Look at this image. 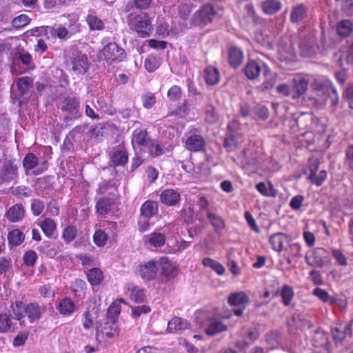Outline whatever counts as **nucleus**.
<instances>
[{
	"label": "nucleus",
	"mask_w": 353,
	"mask_h": 353,
	"mask_svg": "<svg viewBox=\"0 0 353 353\" xmlns=\"http://www.w3.org/2000/svg\"><path fill=\"white\" fill-rule=\"evenodd\" d=\"M195 326L201 329L205 327L208 335L213 336L221 332V321L219 317H212L207 311H196L194 314Z\"/></svg>",
	"instance_id": "nucleus-1"
},
{
	"label": "nucleus",
	"mask_w": 353,
	"mask_h": 353,
	"mask_svg": "<svg viewBox=\"0 0 353 353\" xmlns=\"http://www.w3.org/2000/svg\"><path fill=\"white\" fill-rule=\"evenodd\" d=\"M128 24L131 30L142 38L150 37L152 32L151 19L145 13L129 16Z\"/></svg>",
	"instance_id": "nucleus-2"
},
{
	"label": "nucleus",
	"mask_w": 353,
	"mask_h": 353,
	"mask_svg": "<svg viewBox=\"0 0 353 353\" xmlns=\"http://www.w3.org/2000/svg\"><path fill=\"white\" fill-rule=\"evenodd\" d=\"M19 163L14 159H5L0 168V185L7 184L18 176Z\"/></svg>",
	"instance_id": "nucleus-3"
},
{
	"label": "nucleus",
	"mask_w": 353,
	"mask_h": 353,
	"mask_svg": "<svg viewBox=\"0 0 353 353\" xmlns=\"http://www.w3.org/2000/svg\"><path fill=\"white\" fill-rule=\"evenodd\" d=\"M216 13L211 4L204 5L193 14L192 23L194 26L205 25L208 22H211Z\"/></svg>",
	"instance_id": "nucleus-4"
},
{
	"label": "nucleus",
	"mask_w": 353,
	"mask_h": 353,
	"mask_svg": "<svg viewBox=\"0 0 353 353\" xmlns=\"http://www.w3.org/2000/svg\"><path fill=\"white\" fill-rule=\"evenodd\" d=\"M104 59L111 63L113 61H121L125 57V51L113 42L106 45L102 50Z\"/></svg>",
	"instance_id": "nucleus-5"
},
{
	"label": "nucleus",
	"mask_w": 353,
	"mask_h": 353,
	"mask_svg": "<svg viewBox=\"0 0 353 353\" xmlns=\"http://www.w3.org/2000/svg\"><path fill=\"white\" fill-rule=\"evenodd\" d=\"M32 34L39 35L44 34L47 36L48 38L51 37L52 38L55 39L58 37L60 39H64L68 37V31L65 27H58L57 28H54L53 27L50 26H41L39 28H36L32 30Z\"/></svg>",
	"instance_id": "nucleus-6"
},
{
	"label": "nucleus",
	"mask_w": 353,
	"mask_h": 353,
	"mask_svg": "<svg viewBox=\"0 0 353 353\" xmlns=\"http://www.w3.org/2000/svg\"><path fill=\"white\" fill-rule=\"evenodd\" d=\"M319 161L317 159H310L307 163V169L310 174L308 179L312 183L319 186L325 181L327 174L325 170L320 171L319 175H316V172L319 170Z\"/></svg>",
	"instance_id": "nucleus-7"
},
{
	"label": "nucleus",
	"mask_w": 353,
	"mask_h": 353,
	"mask_svg": "<svg viewBox=\"0 0 353 353\" xmlns=\"http://www.w3.org/2000/svg\"><path fill=\"white\" fill-rule=\"evenodd\" d=\"M158 270V261L152 260L140 265L139 268L141 277L148 281L154 280L156 278Z\"/></svg>",
	"instance_id": "nucleus-8"
},
{
	"label": "nucleus",
	"mask_w": 353,
	"mask_h": 353,
	"mask_svg": "<svg viewBox=\"0 0 353 353\" xmlns=\"http://www.w3.org/2000/svg\"><path fill=\"white\" fill-rule=\"evenodd\" d=\"M96 331L97 336H98L99 333L101 332L106 337L110 339L115 336H118L119 327L117 325V321L114 320H108L106 319V321L103 323V324H100V325L97 327Z\"/></svg>",
	"instance_id": "nucleus-9"
},
{
	"label": "nucleus",
	"mask_w": 353,
	"mask_h": 353,
	"mask_svg": "<svg viewBox=\"0 0 353 353\" xmlns=\"http://www.w3.org/2000/svg\"><path fill=\"white\" fill-rule=\"evenodd\" d=\"M45 307L39 305L37 303H30L25 304V314L27 315L30 323L39 321L43 313L45 312Z\"/></svg>",
	"instance_id": "nucleus-10"
},
{
	"label": "nucleus",
	"mask_w": 353,
	"mask_h": 353,
	"mask_svg": "<svg viewBox=\"0 0 353 353\" xmlns=\"http://www.w3.org/2000/svg\"><path fill=\"white\" fill-rule=\"evenodd\" d=\"M159 268L162 274L168 279H172L178 274V268L166 257H161L158 261Z\"/></svg>",
	"instance_id": "nucleus-11"
},
{
	"label": "nucleus",
	"mask_w": 353,
	"mask_h": 353,
	"mask_svg": "<svg viewBox=\"0 0 353 353\" xmlns=\"http://www.w3.org/2000/svg\"><path fill=\"white\" fill-rule=\"evenodd\" d=\"M292 98L296 99L306 92L308 85V80L303 77H297L292 79Z\"/></svg>",
	"instance_id": "nucleus-12"
},
{
	"label": "nucleus",
	"mask_w": 353,
	"mask_h": 353,
	"mask_svg": "<svg viewBox=\"0 0 353 353\" xmlns=\"http://www.w3.org/2000/svg\"><path fill=\"white\" fill-rule=\"evenodd\" d=\"M180 193L174 189H166L160 194L161 201L168 206L176 205L180 201Z\"/></svg>",
	"instance_id": "nucleus-13"
},
{
	"label": "nucleus",
	"mask_w": 353,
	"mask_h": 353,
	"mask_svg": "<svg viewBox=\"0 0 353 353\" xmlns=\"http://www.w3.org/2000/svg\"><path fill=\"white\" fill-rule=\"evenodd\" d=\"M185 145L187 149L190 151L199 152L204 149L205 146V141L203 137L194 134L187 139Z\"/></svg>",
	"instance_id": "nucleus-14"
},
{
	"label": "nucleus",
	"mask_w": 353,
	"mask_h": 353,
	"mask_svg": "<svg viewBox=\"0 0 353 353\" xmlns=\"http://www.w3.org/2000/svg\"><path fill=\"white\" fill-rule=\"evenodd\" d=\"M270 242L274 250L281 252L290 242L289 237L283 233L279 232L272 235L270 238Z\"/></svg>",
	"instance_id": "nucleus-15"
},
{
	"label": "nucleus",
	"mask_w": 353,
	"mask_h": 353,
	"mask_svg": "<svg viewBox=\"0 0 353 353\" xmlns=\"http://www.w3.org/2000/svg\"><path fill=\"white\" fill-rule=\"evenodd\" d=\"M228 54L229 63L232 66H238L243 61V52L236 46H230L228 48Z\"/></svg>",
	"instance_id": "nucleus-16"
},
{
	"label": "nucleus",
	"mask_w": 353,
	"mask_h": 353,
	"mask_svg": "<svg viewBox=\"0 0 353 353\" xmlns=\"http://www.w3.org/2000/svg\"><path fill=\"white\" fill-rule=\"evenodd\" d=\"M242 141L241 134H229L224 139L223 146L228 152H232L237 149L239 143Z\"/></svg>",
	"instance_id": "nucleus-17"
},
{
	"label": "nucleus",
	"mask_w": 353,
	"mask_h": 353,
	"mask_svg": "<svg viewBox=\"0 0 353 353\" xmlns=\"http://www.w3.org/2000/svg\"><path fill=\"white\" fill-rule=\"evenodd\" d=\"M150 137L145 130H135L133 133L132 143L136 144L141 151L142 149L151 141Z\"/></svg>",
	"instance_id": "nucleus-18"
},
{
	"label": "nucleus",
	"mask_w": 353,
	"mask_h": 353,
	"mask_svg": "<svg viewBox=\"0 0 353 353\" xmlns=\"http://www.w3.org/2000/svg\"><path fill=\"white\" fill-rule=\"evenodd\" d=\"M24 208L21 204H16L10 208L6 213V218L11 222H18L24 216Z\"/></svg>",
	"instance_id": "nucleus-19"
},
{
	"label": "nucleus",
	"mask_w": 353,
	"mask_h": 353,
	"mask_svg": "<svg viewBox=\"0 0 353 353\" xmlns=\"http://www.w3.org/2000/svg\"><path fill=\"white\" fill-rule=\"evenodd\" d=\"M141 152L148 153L152 158L161 156L163 153V146L156 140H151L142 149Z\"/></svg>",
	"instance_id": "nucleus-20"
},
{
	"label": "nucleus",
	"mask_w": 353,
	"mask_h": 353,
	"mask_svg": "<svg viewBox=\"0 0 353 353\" xmlns=\"http://www.w3.org/2000/svg\"><path fill=\"white\" fill-rule=\"evenodd\" d=\"M10 316L13 319L21 321L24 317L25 303L22 301L12 303L10 306Z\"/></svg>",
	"instance_id": "nucleus-21"
},
{
	"label": "nucleus",
	"mask_w": 353,
	"mask_h": 353,
	"mask_svg": "<svg viewBox=\"0 0 353 353\" xmlns=\"http://www.w3.org/2000/svg\"><path fill=\"white\" fill-rule=\"evenodd\" d=\"M38 225L46 236L48 238H54L57 229V224L54 220L50 218H46L39 223Z\"/></svg>",
	"instance_id": "nucleus-22"
},
{
	"label": "nucleus",
	"mask_w": 353,
	"mask_h": 353,
	"mask_svg": "<svg viewBox=\"0 0 353 353\" xmlns=\"http://www.w3.org/2000/svg\"><path fill=\"white\" fill-rule=\"evenodd\" d=\"M249 297L244 292L232 293L228 297V303L232 306L245 305Z\"/></svg>",
	"instance_id": "nucleus-23"
},
{
	"label": "nucleus",
	"mask_w": 353,
	"mask_h": 353,
	"mask_svg": "<svg viewBox=\"0 0 353 353\" xmlns=\"http://www.w3.org/2000/svg\"><path fill=\"white\" fill-rule=\"evenodd\" d=\"M158 212V203L156 201L148 200L141 208V214L145 217L151 218Z\"/></svg>",
	"instance_id": "nucleus-24"
},
{
	"label": "nucleus",
	"mask_w": 353,
	"mask_h": 353,
	"mask_svg": "<svg viewBox=\"0 0 353 353\" xmlns=\"http://www.w3.org/2000/svg\"><path fill=\"white\" fill-rule=\"evenodd\" d=\"M25 239V234L19 229H14L8 234V243L11 247L20 245Z\"/></svg>",
	"instance_id": "nucleus-25"
},
{
	"label": "nucleus",
	"mask_w": 353,
	"mask_h": 353,
	"mask_svg": "<svg viewBox=\"0 0 353 353\" xmlns=\"http://www.w3.org/2000/svg\"><path fill=\"white\" fill-rule=\"evenodd\" d=\"M188 323L180 317L172 318L168 324V330L170 332H176L188 328Z\"/></svg>",
	"instance_id": "nucleus-26"
},
{
	"label": "nucleus",
	"mask_w": 353,
	"mask_h": 353,
	"mask_svg": "<svg viewBox=\"0 0 353 353\" xmlns=\"http://www.w3.org/2000/svg\"><path fill=\"white\" fill-rule=\"evenodd\" d=\"M307 14V8L303 4L297 5L293 7L291 14L290 20L292 23H298L303 20Z\"/></svg>",
	"instance_id": "nucleus-27"
},
{
	"label": "nucleus",
	"mask_w": 353,
	"mask_h": 353,
	"mask_svg": "<svg viewBox=\"0 0 353 353\" xmlns=\"http://www.w3.org/2000/svg\"><path fill=\"white\" fill-rule=\"evenodd\" d=\"M79 103L75 97H65L62 102L61 108L63 112H68L70 113H76V110L79 107Z\"/></svg>",
	"instance_id": "nucleus-28"
},
{
	"label": "nucleus",
	"mask_w": 353,
	"mask_h": 353,
	"mask_svg": "<svg viewBox=\"0 0 353 353\" xmlns=\"http://www.w3.org/2000/svg\"><path fill=\"white\" fill-rule=\"evenodd\" d=\"M282 8V4L277 0H266L262 3L263 11L268 14L278 12Z\"/></svg>",
	"instance_id": "nucleus-29"
},
{
	"label": "nucleus",
	"mask_w": 353,
	"mask_h": 353,
	"mask_svg": "<svg viewBox=\"0 0 353 353\" xmlns=\"http://www.w3.org/2000/svg\"><path fill=\"white\" fill-rule=\"evenodd\" d=\"M128 160V153L123 150H117L111 155V162L114 166L124 165L127 163Z\"/></svg>",
	"instance_id": "nucleus-30"
},
{
	"label": "nucleus",
	"mask_w": 353,
	"mask_h": 353,
	"mask_svg": "<svg viewBox=\"0 0 353 353\" xmlns=\"http://www.w3.org/2000/svg\"><path fill=\"white\" fill-rule=\"evenodd\" d=\"M336 31L341 37H347L353 32V23L350 20H342L337 24Z\"/></svg>",
	"instance_id": "nucleus-31"
},
{
	"label": "nucleus",
	"mask_w": 353,
	"mask_h": 353,
	"mask_svg": "<svg viewBox=\"0 0 353 353\" xmlns=\"http://www.w3.org/2000/svg\"><path fill=\"white\" fill-rule=\"evenodd\" d=\"M352 321L350 322L349 325L339 327H336L332 329V336L333 339L336 341H342L345 339L346 335L347 334H350L351 333V323Z\"/></svg>",
	"instance_id": "nucleus-32"
},
{
	"label": "nucleus",
	"mask_w": 353,
	"mask_h": 353,
	"mask_svg": "<svg viewBox=\"0 0 353 353\" xmlns=\"http://www.w3.org/2000/svg\"><path fill=\"white\" fill-rule=\"evenodd\" d=\"M146 241L154 247H161L165 244V236L161 232H154L145 236Z\"/></svg>",
	"instance_id": "nucleus-33"
},
{
	"label": "nucleus",
	"mask_w": 353,
	"mask_h": 353,
	"mask_svg": "<svg viewBox=\"0 0 353 353\" xmlns=\"http://www.w3.org/2000/svg\"><path fill=\"white\" fill-rule=\"evenodd\" d=\"M58 310L61 314L69 315L74 311L75 305L70 299L65 298L59 302Z\"/></svg>",
	"instance_id": "nucleus-34"
},
{
	"label": "nucleus",
	"mask_w": 353,
	"mask_h": 353,
	"mask_svg": "<svg viewBox=\"0 0 353 353\" xmlns=\"http://www.w3.org/2000/svg\"><path fill=\"white\" fill-rule=\"evenodd\" d=\"M88 281L92 285H97L103 280V273L99 268H94L87 272Z\"/></svg>",
	"instance_id": "nucleus-35"
},
{
	"label": "nucleus",
	"mask_w": 353,
	"mask_h": 353,
	"mask_svg": "<svg viewBox=\"0 0 353 353\" xmlns=\"http://www.w3.org/2000/svg\"><path fill=\"white\" fill-rule=\"evenodd\" d=\"M86 22L91 30H101L104 28L103 21L92 14H90L86 17Z\"/></svg>",
	"instance_id": "nucleus-36"
},
{
	"label": "nucleus",
	"mask_w": 353,
	"mask_h": 353,
	"mask_svg": "<svg viewBox=\"0 0 353 353\" xmlns=\"http://www.w3.org/2000/svg\"><path fill=\"white\" fill-rule=\"evenodd\" d=\"M205 119L209 123H214L219 121V112L214 105L212 104L207 105L205 108Z\"/></svg>",
	"instance_id": "nucleus-37"
},
{
	"label": "nucleus",
	"mask_w": 353,
	"mask_h": 353,
	"mask_svg": "<svg viewBox=\"0 0 353 353\" xmlns=\"http://www.w3.org/2000/svg\"><path fill=\"white\" fill-rule=\"evenodd\" d=\"M219 79L217 68H205V80L209 85H214L218 83Z\"/></svg>",
	"instance_id": "nucleus-38"
},
{
	"label": "nucleus",
	"mask_w": 353,
	"mask_h": 353,
	"mask_svg": "<svg viewBox=\"0 0 353 353\" xmlns=\"http://www.w3.org/2000/svg\"><path fill=\"white\" fill-rule=\"evenodd\" d=\"M33 86V80L29 77H22L17 80V87L21 94H25Z\"/></svg>",
	"instance_id": "nucleus-39"
},
{
	"label": "nucleus",
	"mask_w": 353,
	"mask_h": 353,
	"mask_svg": "<svg viewBox=\"0 0 353 353\" xmlns=\"http://www.w3.org/2000/svg\"><path fill=\"white\" fill-rule=\"evenodd\" d=\"M280 294L282 298L283 303L285 306H288L291 303L294 293L293 288L291 286L288 285H284L281 288Z\"/></svg>",
	"instance_id": "nucleus-40"
},
{
	"label": "nucleus",
	"mask_w": 353,
	"mask_h": 353,
	"mask_svg": "<svg viewBox=\"0 0 353 353\" xmlns=\"http://www.w3.org/2000/svg\"><path fill=\"white\" fill-rule=\"evenodd\" d=\"M97 212L101 215L108 213L111 210V201L107 198H101L96 204Z\"/></svg>",
	"instance_id": "nucleus-41"
},
{
	"label": "nucleus",
	"mask_w": 353,
	"mask_h": 353,
	"mask_svg": "<svg viewBox=\"0 0 353 353\" xmlns=\"http://www.w3.org/2000/svg\"><path fill=\"white\" fill-rule=\"evenodd\" d=\"M73 66H83L88 64L87 56L79 51H74L70 57Z\"/></svg>",
	"instance_id": "nucleus-42"
},
{
	"label": "nucleus",
	"mask_w": 353,
	"mask_h": 353,
	"mask_svg": "<svg viewBox=\"0 0 353 353\" xmlns=\"http://www.w3.org/2000/svg\"><path fill=\"white\" fill-rule=\"evenodd\" d=\"M38 158L33 153H28L23 160V165L26 171L34 168L38 165Z\"/></svg>",
	"instance_id": "nucleus-43"
},
{
	"label": "nucleus",
	"mask_w": 353,
	"mask_h": 353,
	"mask_svg": "<svg viewBox=\"0 0 353 353\" xmlns=\"http://www.w3.org/2000/svg\"><path fill=\"white\" fill-rule=\"evenodd\" d=\"M12 321L6 313L0 314V332L6 333L11 330Z\"/></svg>",
	"instance_id": "nucleus-44"
},
{
	"label": "nucleus",
	"mask_w": 353,
	"mask_h": 353,
	"mask_svg": "<svg viewBox=\"0 0 353 353\" xmlns=\"http://www.w3.org/2000/svg\"><path fill=\"white\" fill-rule=\"evenodd\" d=\"M14 61L20 60L24 65H30L32 61V57L30 53L23 49H19L14 54Z\"/></svg>",
	"instance_id": "nucleus-45"
},
{
	"label": "nucleus",
	"mask_w": 353,
	"mask_h": 353,
	"mask_svg": "<svg viewBox=\"0 0 353 353\" xmlns=\"http://www.w3.org/2000/svg\"><path fill=\"white\" fill-rule=\"evenodd\" d=\"M77 229L72 225L67 226L63 231L62 237L67 243L72 241L77 236Z\"/></svg>",
	"instance_id": "nucleus-46"
},
{
	"label": "nucleus",
	"mask_w": 353,
	"mask_h": 353,
	"mask_svg": "<svg viewBox=\"0 0 353 353\" xmlns=\"http://www.w3.org/2000/svg\"><path fill=\"white\" fill-rule=\"evenodd\" d=\"M37 259L38 256L36 252L32 250L26 251L23 256V263L29 267L34 266Z\"/></svg>",
	"instance_id": "nucleus-47"
},
{
	"label": "nucleus",
	"mask_w": 353,
	"mask_h": 353,
	"mask_svg": "<svg viewBox=\"0 0 353 353\" xmlns=\"http://www.w3.org/2000/svg\"><path fill=\"white\" fill-rule=\"evenodd\" d=\"M313 294L316 296L319 299H321L323 302H330L331 303H334L336 302L335 298L330 296L328 293L321 288H315L313 291Z\"/></svg>",
	"instance_id": "nucleus-48"
},
{
	"label": "nucleus",
	"mask_w": 353,
	"mask_h": 353,
	"mask_svg": "<svg viewBox=\"0 0 353 353\" xmlns=\"http://www.w3.org/2000/svg\"><path fill=\"white\" fill-rule=\"evenodd\" d=\"M93 239L97 246L102 247L107 243L108 235L103 230H99L94 232Z\"/></svg>",
	"instance_id": "nucleus-49"
},
{
	"label": "nucleus",
	"mask_w": 353,
	"mask_h": 353,
	"mask_svg": "<svg viewBox=\"0 0 353 353\" xmlns=\"http://www.w3.org/2000/svg\"><path fill=\"white\" fill-rule=\"evenodd\" d=\"M45 208V203L43 201L34 199L32 201L31 210L32 214L37 216H39Z\"/></svg>",
	"instance_id": "nucleus-50"
},
{
	"label": "nucleus",
	"mask_w": 353,
	"mask_h": 353,
	"mask_svg": "<svg viewBox=\"0 0 353 353\" xmlns=\"http://www.w3.org/2000/svg\"><path fill=\"white\" fill-rule=\"evenodd\" d=\"M202 263L205 267L210 268L219 275H221V263L219 262L210 258L205 257L203 259Z\"/></svg>",
	"instance_id": "nucleus-51"
},
{
	"label": "nucleus",
	"mask_w": 353,
	"mask_h": 353,
	"mask_svg": "<svg viewBox=\"0 0 353 353\" xmlns=\"http://www.w3.org/2000/svg\"><path fill=\"white\" fill-rule=\"evenodd\" d=\"M30 21V19L27 15L21 14L12 20V24L13 27L20 28L28 24Z\"/></svg>",
	"instance_id": "nucleus-52"
},
{
	"label": "nucleus",
	"mask_w": 353,
	"mask_h": 353,
	"mask_svg": "<svg viewBox=\"0 0 353 353\" xmlns=\"http://www.w3.org/2000/svg\"><path fill=\"white\" fill-rule=\"evenodd\" d=\"M207 216L210 223L214 227V230L217 233H219L221 230V219L219 216L212 212H208Z\"/></svg>",
	"instance_id": "nucleus-53"
},
{
	"label": "nucleus",
	"mask_w": 353,
	"mask_h": 353,
	"mask_svg": "<svg viewBox=\"0 0 353 353\" xmlns=\"http://www.w3.org/2000/svg\"><path fill=\"white\" fill-rule=\"evenodd\" d=\"M145 298V293L143 290L139 288H133L130 294V299L137 303L143 302Z\"/></svg>",
	"instance_id": "nucleus-54"
},
{
	"label": "nucleus",
	"mask_w": 353,
	"mask_h": 353,
	"mask_svg": "<svg viewBox=\"0 0 353 353\" xmlns=\"http://www.w3.org/2000/svg\"><path fill=\"white\" fill-rule=\"evenodd\" d=\"M181 97V88L177 85L172 86L168 91V97L171 101H176Z\"/></svg>",
	"instance_id": "nucleus-55"
},
{
	"label": "nucleus",
	"mask_w": 353,
	"mask_h": 353,
	"mask_svg": "<svg viewBox=\"0 0 353 353\" xmlns=\"http://www.w3.org/2000/svg\"><path fill=\"white\" fill-rule=\"evenodd\" d=\"M120 313V307L118 305L112 304L107 311V319L117 321V316Z\"/></svg>",
	"instance_id": "nucleus-56"
},
{
	"label": "nucleus",
	"mask_w": 353,
	"mask_h": 353,
	"mask_svg": "<svg viewBox=\"0 0 353 353\" xmlns=\"http://www.w3.org/2000/svg\"><path fill=\"white\" fill-rule=\"evenodd\" d=\"M11 267V259L5 257L0 258V275L4 276L9 272Z\"/></svg>",
	"instance_id": "nucleus-57"
},
{
	"label": "nucleus",
	"mask_w": 353,
	"mask_h": 353,
	"mask_svg": "<svg viewBox=\"0 0 353 353\" xmlns=\"http://www.w3.org/2000/svg\"><path fill=\"white\" fill-rule=\"evenodd\" d=\"M261 69V68H244L243 71L248 79L253 80L259 77Z\"/></svg>",
	"instance_id": "nucleus-58"
},
{
	"label": "nucleus",
	"mask_w": 353,
	"mask_h": 353,
	"mask_svg": "<svg viewBox=\"0 0 353 353\" xmlns=\"http://www.w3.org/2000/svg\"><path fill=\"white\" fill-rule=\"evenodd\" d=\"M332 254L340 265L345 266L347 264V259L340 250H334Z\"/></svg>",
	"instance_id": "nucleus-59"
},
{
	"label": "nucleus",
	"mask_w": 353,
	"mask_h": 353,
	"mask_svg": "<svg viewBox=\"0 0 353 353\" xmlns=\"http://www.w3.org/2000/svg\"><path fill=\"white\" fill-rule=\"evenodd\" d=\"M28 334L27 333L18 334L13 340V345L14 347H19L23 345L28 339Z\"/></svg>",
	"instance_id": "nucleus-60"
},
{
	"label": "nucleus",
	"mask_w": 353,
	"mask_h": 353,
	"mask_svg": "<svg viewBox=\"0 0 353 353\" xmlns=\"http://www.w3.org/2000/svg\"><path fill=\"white\" fill-rule=\"evenodd\" d=\"M156 33L163 38L168 36L169 34L168 24L164 21L161 22L157 27Z\"/></svg>",
	"instance_id": "nucleus-61"
},
{
	"label": "nucleus",
	"mask_w": 353,
	"mask_h": 353,
	"mask_svg": "<svg viewBox=\"0 0 353 353\" xmlns=\"http://www.w3.org/2000/svg\"><path fill=\"white\" fill-rule=\"evenodd\" d=\"M244 10L246 12L248 21H255L256 15L253 5L252 3H247L245 6Z\"/></svg>",
	"instance_id": "nucleus-62"
},
{
	"label": "nucleus",
	"mask_w": 353,
	"mask_h": 353,
	"mask_svg": "<svg viewBox=\"0 0 353 353\" xmlns=\"http://www.w3.org/2000/svg\"><path fill=\"white\" fill-rule=\"evenodd\" d=\"M150 311V308L146 305L137 306L132 308V314L134 317L139 316L141 314H146Z\"/></svg>",
	"instance_id": "nucleus-63"
},
{
	"label": "nucleus",
	"mask_w": 353,
	"mask_h": 353,
	"mask_svg": "<svg viewBox=\"0 0 353 353\" xmlns=\"http://www.w3.org/2000/svg\"><path fill=\"white\" fill-rule=\"evenodd\" d=\"M344 96L348 102L349 107L353 109V85H350L347 88Z\"/></svg>",
	"instance_id": "nucleus-64"
}]
</instances>
